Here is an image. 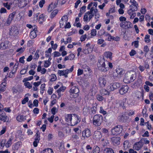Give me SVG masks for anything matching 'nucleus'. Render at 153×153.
<instances>
[{
	"mask_svg": "<svg viewBox=\"0 0 153 153\" xmlns=\"http://www.w3.org/2000/svg\"><path fill=\"white\" fill-rule=\"evenodd\" d=\"M65 121L72 126L76 125L81 120L79 117L75 114H67L65 116Z\"/></svg>",
	"mask_w": 153,
	"mask_h": 153,
	"instance_id": "f257e3e1",
	"label": "nucleus"
},
{
	"mask_svg": "<svg viewBox=\"0 0 153 153\" xmlns=\"http://www.w3.org/2000/svg\"><path fill=\"white\" fill-rule=\"evenodd\" d=\"M136 78V74L134 71L127 72L123 79L125 83H130L134 81Z\"/></svg>",
	"mask_w": 153,
	"mask_h": 153,
	"instance_id": "f03ea898",
	"label": "nucleus"
},
{
	"mask_svg": "<svg viewBox=\"0 0 153 153\" xmlns=\"http://www.w3.org/2000/svg\"><path fill=\"white\" fill-rule=\"evenodd\" d=\"M106 64H108V66L110 68L113 67L112 64L111 62H108L106 61L105 62L104 59H102L101 60H99L97 63V66L99 67L100 69L102 71H106L109 69L106 66Z\"/></svg>",
	"mask_w": 153,
	"mask_h": 153,
	"instance_id": "7ed1b4c3",
	"label": "nucleus"
},
{
	"mask_svg": "<svg viewBox=\"0 0 153 153\" xmlns=\"http://www.w3.org/2000/svg\"><path fill=\"white\" fill-rule=\"evenodd\" d=\"M103 122V117L102 115L99 114L95 115L93 117V124L95 126H100Z\"/></svg>",
	"mask_w": 153,
	"mask_h": 153,
	"instance_id": "20e7f679",
	"label": "nucleus"
},
{
	"mask_svg": "<svg viewBox=\"0 0 153 153\" xmlns=\"http://www.w3.org/2000/svg\"><path fill=\"white\" fill-rule=\"evenodd\" d=\"M13 138V136H11L7 141L5 139H2L0 143V148H3L4 146L7 148L10 147Z\"/></svg>",
	"mask_w": 153,
	"mask_h": 153,
	"instance_id": "39448f33",
	"label": "nucleus"
},
{
	"mask_svg": "<svg viewBox=\"0 0 153 153\" xmlns=\"http://www.w3.org/2000/svg\"><path fill=\"white\" fill-rule=\"evenodd\" d=\"M93 7H92L89 11L86 13L83 17V21L85 22H89L94 17Z\"/></svg>",
	"mask_w": 153,
	"mask_h": 153,
	"instance_id": "423d86ee",
	"label": "nucleus"
},
{
	"mask_svg": "<svg viewBox=\"0 0 153 153\" xmlns=\"http://www.w3.org/2000/svg\"><path fill=\"white\" fill-rule=\"evenodd\" d=\"M74 65L71 66L69 69H67L63 70H59L58 71V74L60 76H64L65 77H68V74L70 73L73 70Z\"/></svg>",
	"mask_w": 153,
	"mask_h": 153,
	"instance_id": "0eeeda50",
	"label": "nucleus"
},
{
	"mask_svg": "<svg viewBox=\"0 0 153 153\" xmlns=\"http://www.w3.org/2000/svg\"><path fill=\"white\" fill-rule=\"evenodd\" d=\"M71 96L73 98H76L79 96V90L77 87L73 86L69 90Z\"/></svg>",
	"mask_w": 153,
	"mask_h": 153,
	"instance_id": "6e6552de",
	"label": "nucleus"
},
{
	"mask_svg": "<svg viewBox=\"0 0 153 153\" xmlns=\"http://www.w3.org/2000/svg\"><path fill=\"white\" fill-rule=\"evenodd\" d=\"M122 127L118 125L113 128L111 130V133L113 135H117L120 134L122 131Z\"/></svg>",
	"mask_w": 153,
	"mask_h": 153,
	"instance_id": "1a4fd4ad",
	"label": "nucleus"
},
{
	"mask_svg": "<svg viewBox=\"0 0 153 153\" xmlns=\"http://www.w3.org/2000/svg\"><path fill=\"white\" fill-rule=\"evenodd\" d=\"M120 86V85L119 83L115 82L113 84H111L109 85H108L107 87V89L109 91H111L119 88Z\"/></svg>",
	"mask_w": 153,
	"mask_h": 153,
	"instance_id": "9d476101",
	"label": "nucleus"
},
{
	"mask_svg": "<svg viewBox=\"0 0 153 153\" xmlns=\"http://www.w3.org/2000/svg\"><path fill=\"white\" fill-rule=\"evenodd\" d=\"M15 14L16 12H13L9 15L7 20L6 21L5 23V25H6L8 26L10 24L13 19L15 16Z\"/></svg>",
	"mask_w": 153,
	"mask_h": 153,
	"instance_id": "9b49d317",
	"label": "nucleus"
},
{
	"mask_svg": "<svg viewBox=\"0 0 153 153\" xmlns=\"http://www.w3.org/2000/svg\"><path fill=\"white\" fill-rule=\"evenodd\" d=\"M99 86L102 87H104L107 82V80L106 77H100L99 79Z\"/></svg>",
	"mask_w": 153,
	"mask_h": 153,
	"instance_id": "f8f14e48",
	"label": "nucleus"
},
{
	"mask_svg": "<svg viewBox=\"0 0 153 153\" xmlns=\"http://www.w3.org/2000/svg\"><path fill=\"white\" fill-rule=\"evenodd\" d=\"M82 137L85 139L88 138L91 136V133L90 130L88 129H86L82 132Z\"/></svg>",
	"mask_w": 153,
	"mask_h": 153,
	"instance_id": "ddd939ff",
	"label": "nucleus"
},
{
	"mask_svg": "<svg viewBox=\"0 0 153 153\" xmlns=\"http://www.w3.org/2000/svg\"><path fill=\"white\" fill-rule=\"evenodd\" d=\"M68 17L67 16H62L59 21L60 25L61 27L63 26L66 24L68 22Z\"/></svg>",
	"mask_w": 153,
	"mask_h": 153,
	"instance_id": "4468645a",
	"label": "nucleus"
},
{
	"mask_svg": "<svg viewBox=\"0 0 153 153\" xmlns=\"http://www.w3.org/2000/svg\"><path fill=\"white\" fill-rule=\"evenodd\" d=\"M93 51V48L89 44H87L84 49L83 52L85 54H88L91 53Z\"/></svg>",
	"mask_w": 153,
	"mask_h": 153,
	"instance_id": "2eb2a0df",
	"label": "nucleus"
},
{
	"mask_svg": "<svg viewBox=\"0 0 153 153\" xmlns=\"http://www.w3.org/2000/svg\"><path fill=\"white\" fill-rule=\"evenodd\" d=\"M33 30L31 31L30 33V37L32 39H33L36 38L37 36L36 32L37 31V28H36L35 26L33 27Z\"/></svg>",
	"mask_w": 153,
	"mask_h": 153,
	"instance_id": "dca6fc26",
	"label": "nucleus"
},
{
	"mask_svg": "<svg viewBox=\"0 0 153 153\" xmlns=\"http://www.w3.org/2000/svg\"><path fill=\"white\" fill-rule=\"evenodd\" d=\"M128 89L129 87L127 85L123 86L120 90V94L121 95H123L126 93L128 91Z\"/></svg>",
	"mask_w": 153,
	"mask_h": 153,
	"instance_id": "f3484780",
	"label": "nucleus"
},
{
	"mask_svg": "<svg viewBox=\"0 0 153 153\" xmlns=\"http://www.w3.org/2000/svg\"><path fill=\"white\" fill-rule=\"evenodd\" d=\"M48 16L47 15L42 14L39 15V18L38 22L40 24H42L45 22Z\"/></svg>",
	"mask_w": 153,
	"mask_h": 153,
	"instance_id": "a211bd4d",
	"label": "nucleus"
},
{
	"mask_svg": "<svg viewBox=\"0 0 153 153\" xmlns=\"http://www.w3.org/2000/svg\"><path fill=\"white\" fill-rule=\"evenodd\" d=\"M9 33L11 35L15 36L18 35L19 32L16 27H13L11 28Z\"/></svg>",
	"mask_w": 153,
	"mask_h": 153,
	"instance_id": "6ab92c4d",
	"label": "nucleus"
},
{
	"mask_svg": "<svg viewBox=\"0 0 153 153\" xmlns=\"http://www.w3.org/2000/svg\"><path fill=\"white\" fill-rule=\"evenodd\" d=\"M134 10H133L132 8L129 9L127 11L128 14L130 16V19H133L136 16V13L134 12Z\"/></svg>",
	"mask_w": 153,
	"mask_h": 153,
	"instance_id": "aec40b11",
	"label": "nucleus"
},
{
	"mask_svg": "<svg viewBox=\"0 0 153 153\" xmlns=\"http://www.w3.org/2000/svg\"><path fill=\"white\" fill-rule=\"evenodd\" d=\"M66 88V87L63 85L58 89L56 92L59 97H60L62 95L61 92H64Z\"/></svg>",
	"mask_w": 153,
	"mask_h": 153,
	"instance_id": "412c9836",
	"label": "nucleus"
},
{
	"mask_svg": "<svg viewBox=\"0 0 153 153\" xmlns=\"http://www.w3.org/2000/svg\"><path fill=\"white\" fill-rule=\"evenodd\" d=\"M120 139L119 137H113L111 138V141L114 144L119 145L120 143Z\"/></svg>",
	"mask_w": 153,
	"mask_h": 153,
	"instance_id": "4be33fe9",
	"label": "nucleus"
},
{
	"mask_svg": "<svg viewBox=\"0 0 153 153\" xmlns=\"http://www.w3.org/2000/svg\"><path fill=\"white\" fill-rule=\"evenodd\" d=\"M142 146L141 143L140 142H138L135 143L133 146V148L134 149L138 151Z\"/></svg>",
	"mask_w": 153,
	"mask_h": 153,
	"instance_id": "5701e85b",
	"label": "nucleus"
},
{
	"mask_svg": "<svg viewBox=\"0 0 153 153\" xmlns=\"http://www.w3.org/2000/svg\"><path fill=\"white\" fill-rule=\"evenodd\" d=\"M22 143L21 142H18L14 143L13 146V150H17L22 146Z\"/></svg>",
	"mask_w": 153,
	"mask_h": 153,
	"instance_id": "b1692460",
	"label": "nucleus"
},
{
	"mask_svg": "<svg viewBox=\"0 0 153 153\" xmlns=\"http://www.w3.org/2000/svg\"><path fill=\"white\" fill-rule=\"evenodd\" d=\"M93 10H94V16L95 15V18L96 19V21H98L100 16V14L98 13V10L96 8L94 9V7H93Z\"/></svg>",
	"mask_w": 153,
	"mask_h": 153,
	"instance_id": "393cba45",
	"label": "nucleus"
},
{
	"mask_svg": "<svg viewBox=\"0 0 153 153\" xmlns=\"http://www.w3.org/2000/svg\"><path fill=\"white\" fill-rule=\"evenodd\" d=\"M130 3L131 4L130 6L131 7H132V6L135 7V8L134 9V11H137V7L138 4L135 1V0H130Z\"/></svg>",
	"mask_w": 153,
	"mask_h": 153,
	"instance_id": "a878e982",
	"label": "nucleus"
},
{
	"mask_svg": "<svg viewBox=\"0 0 153 153\" xmlns=\"http://www.w3.org/2000/svg\"><path fill=\"white\" fill-rule=\"evenodd\" d=\"M101 133L98 131H96L94 132V137L99 140L102 137Z\"/></svg>",
	"mask_w": 153,
	"mask_h": 153,
	"instance_id": "bb28decb",
	"label": "nucleus"
},
{
	"mask_svg": "<svg viewBox=\"0 0 153 153\" xmlns=\"http://www.w3.org/2000/svg\"><path fill=\"white\" fill-rule=\"evenodd\" d=\"M75 57V56L74 54L71 53L68 56H65L64 59V60L65 61H66L68 60H72L74 59Z\"/></svg>",
	"mask_w": 153,
	"mask_h": 153,
	"instance_id": "cd10ccee",
	"label": "nucleus"
},
{
	"mask_svg": "<svg viewBox=\"0 0 153 153\" xmlns=\"http://www.w3.org/2000/svg\"><path fill=\"white\" fill-rule=\"evenodd\" d=\"M116 71L118 75L120 76L123 74L125 73L124 71L122 68H117Z\"/></svg>",
	"mask_w": 153,
	"mask_h": 153,
	"instance_id": "c85d7f7f",
	"label": "nucleus"
},
{
	"mask_svg": "<svg viewBox=\"0 0 153 153\" xmlns=\"http://www.w3.org/2000/svg\"><path fill=\"white\" fill-rule=\"evenodd\" d=\"M104 56L107 58H109L111 60L112 58V53L111 52L109 51L106 52L104 54Z\"/></svg>",
	"mask_w": 153,
	"mask_h": 153,
	"instance_id": "c756f323",
	"label": "nucleus"
},
{
	"mask_svg": "<svg viewBox=\"0 0 153 153\" xmlns=\"http://www.w3.org/2000/svg\"><path fill=\"white\" fill-rule=\"evenodd\" d=\"M101 94L102 95H109L110 93L107 89L105 88L102 89L100 91Z\"/></svg>",
	"mask_w": 153,
	"mask_h": 153,
	"instance_id": "7c9ffc66",
	"label": "nucleus"
},
{
	"mask_svg": "<svg viewBox=\"0 0 153 153\" xmlns=\"http://www.w3.org/2000/svg\"><path fill=\"white\" fill-rule=\"evenodd\" d=\"M90 109L88 106H85L83 109V113L84 115L88 114L90 113Z\"/></svg>",
	"mask_w": 153,
	"mask_h": 153,
	"instance_id": "2f4dec72",
	"label": "nucleus"
},
{
	"mask_svg": "<svg viewBox=\"0 0 153 153\" xmlns=\"http://www.w3.org/2000/svg\"><path fill=\"white\" fill-rule=\"evenodd\" d=\"M8 47L7 42H4L0 44V49L4 50Z\"/></svg>",
	"mask_w": 153,
	"mask_h": 153,
	"instance_id": "473e14b6",
	"label": "nucleus"
},
{
	"mask_svg": "<svg viewBox=\"0 0 153 153\" xmlns=\"http://www.w3.org/2000/svg\"><path fill=\"white\" fill-rule=\"evenodd\" d=\"M52 59L51 57H49L48 60L44 61V67L45 68L48 67L51 64V61Z\"/></svg>",
	"mask_w": 153,
	"mask_h": 153,
	"instance_id": "72a5a7b5",
	"label": "nucleus"
},
{
	"mask_svg": "<svg viewBox=\"0 0 153 153\" xmlns=\"http://www.w3.org/2000/svg\"><path fill=\"white\" fill-rule=\"evenodd\" d=\"M86 151L85 152H83V149H81V151L82 152V153H90V152L91 151L92 149V147H91L90 145H88L86 147Z\"/></svg>",
	"mask_w": 153,
	"mask_h": 153,
	"instance_id": "f704fd0d",
	"label": "nucleus"
},
{
	"mask_svg": "<svg viewBox=\"0 0 153 153\" xmlns=\"http://www.w3.org/2000/svg\"><path fill=\"white\" fill-rule=\"evenodd\" d=\"M40 139L39 136L37 135L35 139V141L33 142V145L35 147L37 146L38 143H39Z\"/></svg>",
	"mask_w": 153,
	"mask_h": 153,
	"instance_id": "c9c22d12",
	"label": "nucleus"
},
{
	"mask_svg": "<svg viewBox=\"0 0 153 153\" xmlns=\"http://www.w3.org/2000/svg\"><path fill=\"white\" fill-rule=\"evenodd\" d=\"M97 104L95 103L94 104L93 106L91 108V112L93 114H95L96 113V112L97 110Z\"/></svg>",
	"mask_w": 153,
	"mask_h": 153,
	"instance_id": "e433bc0d",
	"label": "nucleus"
},
{
	"mask_svg": "<svg viewBox=\"0 0 153 153\" xmlns=\"http://www.w3.org/2000/svg\"><path fill=\"white\" fill-rule=\"evenodd\" d=\"M0 120L5 122L8 120V117L5 115L0 114Z\"/></svg>",
	"mask_w": 153,
	"mask_h": 153,
	"instance_id": "4c0bfd02",
	"label": "nucleus"
},
{
	"mask_svg": "<svg viewBox=\"0 0 153 153\" xmlns=\"http://www.w3.org/2000/svg\"><path fill=\"white\" fill-rule=\"evenodd\" d=\"M16 71V67L14 69V67L11 72H10L8 75V77L10 78H12L15 75V73Z\"/></svg>",
	"mask_w": 153,
	"mask_h": 153,
	"instance_id": "58836bf2",
	"label": "nucleus"
},
{
	"mask_svg": "<svg viewBox=\"0 0 153 153\" xmlns=\"http://www.w3.org/2000/svg\"><path fill=\"white\" fill-rule=\"evenodd\" d=\"M12 4L8 2L4 3H3V6L5 7L8 10H10L11 9Z\"/></svg>",
	"mask_w": 153,
	"mask_h": 153,
	"instance_id": "ea45409f",
	"label": "nucleus"
},
{
	"mask_svg": "<svg viewBox=\"0 0 153 153\" xmlns=\"http://www.w3.org/2000/svg\"><path fill=\"white\" fill-rule=\"evenodd\" d=\"M97 3L96 2H91L90 4H89L88 7L87 9L88 10H89L91 9V6H94L96 8L97 7Z\"/></svg>",
	"mask_w": 153,
	"mask_h": 153,
	"instance_id": "a19ab883",
	"label": "nucleus"
},
{
	"mask_svg": "<svg viewBox=\"0 0 153 153\" xmlns=\"http://www.w3.org/2000/svg\"><path fill=\"white\" fill-rule=\"evenodd\" d=\"M58 10L57 9L53 10L51 13L50 15V18L51 19L53 18L57 14Z\"/></svg>",
	"mask_w": 153,
	"mask_h": 153,
	"instance_id": "79ce46f5",
	"label": "nucleus"
},
{
	"mask_svg": "<svg viewBox=\"0 0 153 153\" xmlns=\"http://www.w3.org/2000/svg\"><path fill=\"white\" fill-rule=\"evenodd\" d=\"M41 153H53L52 149L50 148L45 149L42 151Z\"/></svg>",
	"mask_w": 153,
	"mask_h": 153,
	"instance_id": "37998d69",
	"label": "nucleus"
},
{
	"mask_svg": "<svg viewBox=\"0 0 153 153\" xmlns=\"http://www.w3.org/2000/svg\"><path fill=\"white\" fill-rule=\"evenodd\" d=\"M104 153H114V152L112 149L107 148L104 150Z\"/></svg>",
	"mask_w": 153,
	"mask_h": 153,
	"instance_id": "c03bdc74",
	"label": "nucleus"
},
{
	"mask_svg": "<svg viewBox=\"0 0 153 153\" xmlns=\"http://www.w3.org/2000/svg\"><path fill=\"white\" fill-rule=\"evenodd\" d=\"M6 86V83L5 82L2 83L0 86V92H4L5 90Z\"/></svg>",
	"mask_w": 153,
	"mask_h": 153,
	"instance_id": "a18cd8bd",
	"label": "nucleus"
},
{
	"mask_svg": "<svg viewBox=\"0 0 153 153\" xmlns=\"http://www.w3.org/2000/svg\"><path fill=\"white\" fill-rule=\"evenodd\" d=\"M132 25L131 23L129 21H126L125 22V28H128L131 27Z\"/></svg>",
	"mask_w": 153,
	"mask_h": 153,
	"instance_id": "49530a36",
	"label": "nucleus"
},
{
	"mask_svg": "<svg viewBox=\"0 0 153 153\" xmlns=\"http://www.w3.org/2000/svg\"><path fill=\"white\" fill-rule=\"evenodd\" d=\"M25 49V48L24 47H21L20 48H18L16 51V52H18L19 54H21L24 52Z\"/></svg>",
	"mask_w": 153,
	"mask_h": 153,
	"instance_id": "de8ad7c7",
	"label": "nucleus"
},
{
	"mask_svg": "<svg viewBox=\"0 0 153 153\" xmlns=\"http://www.w3.org/2000/svg\"><path fill=\"white\" fill-rule=\"evenodd\" d=\"M24 85L26 88H27L29 89L32 88V85L29 82H23Z\"/></svg>",
	"mask_w": 153,
	"mask_h": 153,
	"instance_id": "09e8293b",
	"label": "nucleus"
},
{
	"mask_svg": "<svg viewBox=\"0 0 153 153\" xmlns=\"http://www.w3.org/2000/svg\"><path fill=\"white\" fill-rule=\"evenodd\" d=\"M50 80L51 81H54L57 79L56 76L53 74H52L50 76Z\"/></svg>",
	"mask_w": 153,
	"mask_h": 153,
	"instance_id": "8fccbe9b",
	"label": "nucleus"
},
{
	"mask_svg": "<svg viewBox=\"0 0 153 153\" xmlns=\"http://www.w3.org/2000/svg\"><path fill=\"white\" fill-rule=\"evenodd\" d=\"M33 79V76H30L24 78L22 81L23 82H27L28 81H30L32 80Z\"/></svg>",
	"mask_w": 153,
	"mask_h": 153,
	"instance_id": "3c124183",
	"label": "nucleus"
},
{
	"mask_svg": "<svg viewBox=\"0 0 153 153\" xmlns=\"http://www.w3.org/2000/svg\"><path fill=\"white\" fill-rule=\"evenodd\" d=\"M55 7L54 6L53 3H51L49 6L48 8V11L49 12H51Z\"/></svg>",
	"mask_w": 153,
	"mask_h": 153,
	"instance_id": "603ef678",
	"label": "nucleus"
},
{
	"mask_svg": "<svg viewBox=\"0 0 153 153\" xmlns=\"http://www.w3.org/2000/svg\"><path fill=\"white\" fill-rule=\"evenodd\" d=\"M100 151V148L97 146H96L95 149L93 150L91 153H99Z\"/></svg>",
	"mask_w": 153,
	"mask_h": 153,
	"instance_id": "864d4df0",
	"label": "nucleus"
},
{
	"mask_svg": "<svg viewBox=\"0 0 153 153\" xmlns=\"http://www.w3.org/2000/svg\"><path fill=\"white\" fill-rule=\"evenodd\" d=\"M45 86V83L42 84L41 86L40 92L42 94L44 93Z\"/></svg>",
	"mask_w": 153,
	"mask_h": 153,
	"instance_id": "5fc2aeb1",
	"label": "nucleus"
},
{
	"mask_svg": "<svg viewBox=\"0 0 153 153\" xmlns=\"http://www.w3.org/2000/svg\"><path fill=\"white\" fill-rule=\"evenodd\" d=\"M150 36L148 35H146L145 36L144 41L146 43H149L150 42Z\"/></svg>",
	"mask_w": 153,
	"mask_h": 153,
	"instance_id": "6e6d98bb",
	"label": "nucleus"
},
{
	"mask_svg": "<svg viewBox=\"0 0 153 153\" xmlns=\"http://www.w3.org/2000/svg\"><path fill=\"white\" fill-rule=\"evenodd\" d=\"M24 118L23 116L19 115L18 116L16 117V120L19 122H22Z\"/></svg>",
	"mask_w": 153,
	"mask_h": 153,
	"instance_id": "4d7b16f0",
	"label": "nucleus"
},
{
	"mask_svg": "<svg viewBox=\"0 0 153 153\" xmlns=\"http://www.w3.org/2000/svg\"><path fill=\"white\" fill-rule=\"evenodd\" d=\"M142 83V80L140 78L138 79L137 82H136L135 84L136 86L140 85Z\"/></svg>",
	"mask_w": 153,
	"mask_h": 153,
	"instance_id": "13d9d810",
	"label": "nucleus"
},
{
	"mask_svg": "<svg viewBox=\"0 0 153 153\" xmlns=\"http://www.w3.org/2000/svg\"><path fill=\"white\" fill-rule=\"evenodd\" d=\"M106 36L108 37V40L109 41H111V39L116 40L115 39V37L112 36L110 34H107L106 35Z\"/></svg>",
	"mask_w": 153,
	"mask_h": 153,
	"instance_id": "bf43d9fd",
	"label": "nucleus"
},
{
	"mask_svg": "<svg viewBox=\"0 0 153 153\" xmlns=\"http://www.w3.org/2000/svg\"><path fill=\"white\" fill-rule=\"evenodd\" d=\"M62 85H63L62 82H59L55 86H54V88L55 89H56L59 87H61Z\"/></svg>",
	"mask_w": 153,
	"mask_h": 153,
	"instance_id": "052dcab7",
	"label": "nucleus"
},
{
	"mask_svg": "<svg viewBox=\"0 0 153 153\" xmlns=\"http://www.w3.org/2000/svg\"><path fill=\"white\" fill-rule=\"evenodd\" d=\"M99 112L100 113L104 115L106 114L107 113L106 111L104 110L102 107H100Z\"/></svg>",
	"mask_w": 153,
	"mask_h": 153,
	"instance_id": "680f3d73",
	"label": "nucleus"
},
{
	"mask_svg": "<svg viewBox=\"0 0 153 153\" xmlns=\"http://www.w3.org/2000/svg\"><path fill=\"white\" fill-rule=\"evenodd\" d=\"M53 54L54 57H59L61 55V53L58 51H55Z\"/></svg>",
	"mask_w": 153,
	"mask_h": 153,
	"instance_id": "e2e57ef3",
	"label": "nucleus"
},
{
	"mask_svg": "<svg viewBox=\"0 0 153 153\" xmlns=\"http://www.w3.org/2000/svg\"><path fill=\"white\" fill-rule=\"evenodd\" d=\"M87 37L86 34L82 35L80 37V40L82 42L84 41Z\"/></svg>",
	"mask_w": 153,
	"mask_h": 153,
	"instance_id": "0e129e2a",
	"label": "nucleus"
},
{
	"mask_svg": "<svg viewBox=\"0 0 153 153\" xmlns=\"http://www.w3.org/2000/svg\"><path fill=\"white\" fill-rule=\"evenodd\" d=\"M29 98L27 97H25L22 101V104H25L28 101Z\"/></svg>",
	"mask_w": 153,
	"mask_h": 153,
	"instance_id": "69168bd1",
	"label": "nucleus"
},
{
	"mask_svg": "<svg viewBox=\"0 0 153 153\" xmlns=\"http://www.w3.org/2000/svg\"><path fill=\"white\" fill-rule=\"evenodd\" d=\"M7 11L6 9L4 7H1L0 10V13H6Z\"/></svg>",
	"mask_w": 153,
	"mask_h": 153,
	"instance_id": "338daca9",
	"label": "nucleus"
},
{
	"mask_svg": "<svg viewBox=\"0 0 153 153\" xmlns=\"http://www.w3.org/2000/svg\"><path fill=\"white\" fill-rule=\"evenodd\" d=\"M96 97L97 100L99 101H102L103 99V97L99 94L97 95Z\"/></svg>",
	"mask_w": 153,
	"mask_h": 153,
	"instance_id": "774afa93",
	"label": "nucleus"
}]
</instances>
